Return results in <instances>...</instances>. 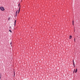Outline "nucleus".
Listing matches in <instances>:
<instances>
[{"instance_id": "1", "label": "nucleus", "mask_w": 80, "mask_h": 80, "mask_svg": "<svg viewBox=\"0 0 80 80\" xmlns=\"http://www.w3.org/2000/svg\"><path fill=\"white\" fill-rule=\"evenodd\" d=\"M0 9L2 11H4L5 10V8L2 6L0 7Z\"/></svg>"}, {"instance_id": "2", "label": "nucleus", "mask_w": 80, "mask_h": 80, "mask_svg": "<svg viewBox=\"0 0 80 80\" xmlns=\"http://www.w3.org/2000/svg\"><path fill=\"white\" fill-rule=\"evenodd\" d=\"M18 10H17L16 12V14H15V16L17 17V13H18Z\"/></svg>"}, {"instance_id": "3", "label": "nucleus", "mask_w": 80, "mask_h": 80, "mask_svg": "<svg viewBox=\"0 0 80 80\" xmlns=\"http://www.w3.org/2000/svg\"><path fill=\"white\" fill-rule=\"evenodd\" d=\"M72 62L73 63V65L74 66V67H75V62H74V60H72Z\"/></svg>"}, {"instance_id": "4", "label": "nucleus", "mask_w": 80, "mask_h": 80, "mask_svg": "<svg viewBox=\"0 0 80 80\" xmlns=\"http://www.w3.org/2000/svg\"><path fill=\"white\" fill-rule=\"evenodd\" d=\"M20 7L19 8V9H18V13L20 12Z\"/></svg>"}, {"instance_id": "5", "label": "nucleus", "mask_w": 80, "mask_h": 80, "mask_svg": "<svg viewBox=\"0 0 80 80\" xmlns=\"http://www.w3.org/2000/svg\"><path fill=\"white\" fill-rule=\"evenodd\" d=\"M72 36L71 35L69 36V38L70 39H72Z\"/></svg>"}, {"instance_id": "6", "label": "nucleus", "mask_w": 80, "mask_h": 80, "mask_svg": "<svg viewBox=\"0 0 80 80\" xmlns=\"http://www.w3.org/2000/svg\"><path fill=\"white\" fill-rule=\"evenodd\" d=\"M16 20H15V22H14V25H15V24H16Z\"/></svg>"}, {"instance_id": "7", "label": "nucleus", "mask_w": 80, "mask_h": 80, "mask_svg": "<svg viewBox=\"0 0 80 80\" xmlns=\"http://www.w3.org/2000/svg\"><path fill=\"white\" fill-rule=\"evenodd\" d=\"M77 68H76L75 71V73H77Z\"/></svg>"}, {"instance_id": "8", "label": "nucleus", "mask_w": 80, "mask_h": 80, "mask_svg": "<svg viewBox=\"0 0 80 80\" xmlns=\"http://www.w3.org/2000/svg\"><path fill=\"white\" fill-rule=\"evenodd\" d=\"M9 32H11V33L12 32V31H11V30H10V29L9 30Z\"/></svg>"}, {"instance_id": "9", "label": "nucleus", "mask_w": 80, "mask_h": 80, "mask_svg": "<svg viewBox=\"0 0 80 80\" xmlns=\"http://www.w3.org/2000/svg\"><path fill=\"white\" fill-rule=\"evenodd\" d=\"M10 20V18H9L8 19V20Z\"/></svg>"}, {"instance_id": "10", "label": "nucleus", "mask_w": 80, "mask_h": 80, "mask_svg": "<svg viewBox=\"0 0 80 80\" xmlns=\"http://www.w3.org/2000/svg\"><path fill=\"white\" fill-rule=\"evenodd\" d=\"M75 69H74V71H73V73H74V72H75Z\"/></svg>"}, {"instance_id": "11", "label": "nucleus", "mask_w": 80, "mask_h": 80, "mask_svg": "<svg viewBox=\"0 0 80 80\" xmlns=\"http://www.w3.org/2000/svg\"><path fill=\"white\" fill-rule=\"evenodd\" d=\"M12 42H11L10 43V45H12Z\"/></svg>"}, {"instance_id": "12", "label": "nucleus", "mask_w": 80, "mask_h": 80, "mask_svg": "<svg viewBox=\"0 0 80 80\" xmlns=\"http://www.w3.org/2000/svg\"><path fill=\"white\" fill-rule=\"evenodd\" d=\"M20 6V3H19L18 4V7H19Z\"/></svg>"}, {"instance_id": "13", "label": "nucleus", "mask_w": 80, "mask_h": 80, "mask_svg": "<svg viewBox=\"0 0 80 80\" xmlns=\"http://www.w3.org/2000/svg\"><path fill=\"white\" fill-rule=\"evenodd\" d=\"M1 79V76L0 75V80Z\"/></svg>"}, {"instance_id": "14", "label": "nucleus", "mask_w": 80, "mask_h": 80, "mask_svg": "<svg viewBox=\"0 0 80 80\" xmlns=\"http://www.w3.org/2000/svg\"><path fill=\"white\" fill-rule=\"evenodd\" d=\"M9 28H10V29H11V28H12V27H9Z\"/></svg>"}, {"instance_id": "15", "label": "nucleus", "mask_w": 80, "mask_h": 80, "mask_svg": "<svg viewBox=\"0 0 80 80\" xmlns=\"http://www.w3.org/2000/svg\"><path fill=\"white\" fill-rule=\"evenodd\" d=\"M74 42H75V38H74Z\"/></svg>"}, {"instance_id": "16", "label": "nucleus", "mask_w": 80, "mask_h": 80, "mask_svg": "<svg viewBox=\"0 0 80 80\" xmlns=\"http://www.w3.org/2000/svg\"><path fill=\"white\" fill-rule=\"evenodd\" d=\"M74 21H72V23H74Z\"/></svg>"}, {"instance_id": "17", "label": "nucleus", "mask_w": 80, "mask_h": 80, "mask_svg": "<svg viewBox=\"0 0 80 80\" xmlns=\"http://www.w3.org/2000/svg\"><path fill=\"white\" fill-rule=\"evenodd\" d=\"M14 75H15V72H14Z\"/></svg>"}, {"instance_id": "18", "label": "nucleus", "mask_w": 80, "mask_h": 80, "mask_svg": "<svg viewBox=\"0 0 80 80\" xmlns=\"http://www.w3.org/2000/svg\"><path fill=\"white\" fill-rule=\"evenodd\" d=\"M72 24H73V25H74L73 23H72Z\"/></svg>"}]
</instances>
